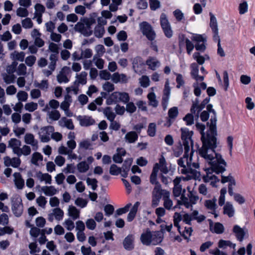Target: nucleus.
I'll return each instance as SVG.
<instances>
[{"mask_svg":"<svg viewBox=\"0 0 255 255\" xmlns=\"http://www.w3.org/2000/svg\"><path fill=\"white\" fill-rule=\"evenodd\" d=\"M216 121L215 117L210 119L209 129L206 133L204 132L205 129L204 125L197 123L196 127L202 135V145L198 150L199 155L211 165L214 171L219 173L226 170L227 163L222 155L215 151L217 146Z\"/></svg>","mask_w":255,"mask_h":255,"instance_id":"1","label":"nucleus"},{"mask_svg":"<svg viewBox=\"0 0 255 255\" xmlns=\"http://www.w3.org/2000/svg\"><path fill=\"white\" fill-rule=\"evenodd\" d=\"M193 150L187 152L184 150L183 156L177 160L179 165L178 170L181 173L183 174L191 173L196 175V169L199 167V165L197 162V159L193 158Z\"/></svg>","mask_w":255,"mask_h":255,"instance_id":"2","label":"nucleus"},{"mask_svg":"<svg viewBox=\"0 0 255 255\" xmlns=\"http://www.w3.org/2000/svg\"><path fill=\"white\" fill-rule=\"evenodd\" d=\"M159 171V165L156 163L154 164L150 176V182L155 185L152 193L151 206L157 207L159 203V185L158 183L157 176Z\"/></svg>","mask_w":255,"mask_h":255,"instance_id":"3","label":"nucleus"},{"mask_svg":"<svg viewBox=\"0 0 255 255\" xmlns=\"http://www.w3.org/2000/svg\"><path fill=\"white\" fill-rule=\"evenodd\" d=\"M159 240V233L158 231L151 232L147 229L143 232L140 236L141 243L146 246H155L158 244Z\"/></svg>","mask_w":255,"mask_h":255,"instance_id":"4","label":"nucleus"},{"mask_svg":"<svg viewBox=\"0 0 255 255\" xmlns=\"http://www.w3.org/2000/svg\"><path fill=\"white\" fill-rule=\"evenodd\" d=\"M130 97L128 93L115 92L111 94L109 99L107 103L108 105H111L113 102L115 103L122 102L126 104L129 101Z\"/></svg>","mask_w":255,"mask_h":255,"instance_id":"5","label":"nucleus"},{"mask_svg":"<svg viewBox=\"0 0 255 255\" xmlns=\"http://www.w3.org/2000/svg\"><path fill=\"white\" fill-rule=\"evenodd\" d=\"M181 138L183 140V145L186 151L193 150V142L191 139L192 131H189L186 128H181Z\"/></svg>","mask_w":255,"mask_h":255,"instance_id":"6","label":"nucleus"},{"mask_svg":"<svg viewBox=\"0 0 255 255\" xmlns=\"http://www.w3.org/2000/svg\"><path fill=\"white\" fill-rule=\"evenodd\" d=\"M54 128L47 126L41 128L38 132L39 138L42 142H48L50 140L51 134L54 131Z\"/></svg>","mask_w":255,"mask_h":255,"instance_id":"7","label":"nucleus"},{"mask_svg":"<svg viewBox=\"0 0 255 255\" xmlns=\"http://www.w3.org/2000/svg\"><path fill=\"white\" fill-rule=\"evenodd\" d=\"M139 26L142 34L145 35L148 40L152 41L154 39L156 34L148 23L143 22L140 24Z\"/></svg>","mask_w":255,"mask_h":255,"instance_id":"8","label":"nucleus"},{"mask_svg":"<svg viewBox=\"0 0 255 255\" xmlns=\"http://www.w3.org/2000/svg\"><path fill=\"white\" fill-rule=\"evenodd\" d=\"M12 211L16 217L20 216L23 211L22 200L19 197H15L12 200Z\"/></svg>","mask_w":255,"mask_h":255,"instance_id":"9","label":"nucleus"},{"mask_svg":"<svg viewBox=\"0 0 255 255\" xmlns=\"http://www.w3.org/2000/svg\"><path fill=\"white\" fill-rule=\"evenodd\" d=\"M160 25L165 35L168 38L171 37L173 34V31L167 17L163 13L160 16Z\"/></svg>","mask_w":255,"mask_h":255,"instance_id":"10","label":"nucleus"},{"mask_svg":"<svg viewBox=\"0 0 255 255\" xmlns=\"http://www.w3.org/2000/svg\"><path fill=\"white\" fill-rule=\"evenodd\" d=\"M94 160V158L90 156L87 158L86 160L79 162L76 166L78 171L80 173L87 172L90 168V165L93 163Z\"/></svg>","mask_w":255,"mask_h":255,"instance_id":"11","label":"nucleus"},{"mask_svg":"<svg viewBox=\"0 0 255 255\" xmlns=\"http://www.w3.org/2000/svg\"><path fill=\"white\" fill-rule=\"evenodd\" d=\"M45 11V8L40 3H36L34 5V13L33 19H36L38 24L42 22V15Z\"/></svg>","mask_w":255,"mask_h":255,"instance_id":"12","label":"nucleus"},{"mask_svg":"<svg viewBox=\"0 0 255 255\" xmlns=\"http://www.w3.org/2000/svg\"><path fill=\"white\" fill-rule=\"evenodd\" d=\"M64 212L60 208H55L52 209V212L48 214V220L52 222L54 219L58 221L62 220L64 217Z\"/></svg>","mask_w":255,"mask_h":255,"instance_id":"13","label":"nucleus"},{"mask_svg":"<svg viewBox=\"0 0 255 255\" xmlns=\"http://www.w3.org/2000/svg\"><path fill=\"white\" fill-rule=\"evenodd\" d=\"M71 103V97L69 95H67L65 96L64 100L59 105L60 108L64 111L65 115L68 117L73 116V113L69 110Z\"/></svg>","mask_w":255,"mask_h":255,"instance_id":"14","label":"nucleus"},{"mask_svg":"<svg viewBox=\"0 0 255 255\" xmlns=\"http://www.w3.org/2000/svg\"><path fill=\"white\" fill-rule=\"evenodd\" d=\"M170 91L171 89L169 86V81L168 79H167L163 89V95L162 98V107L164 110H165L167 107Z\"/></svg>","mask_w":255,"mask_h":255,"instance_id":"15","label":"nucleus"},{"mask_svg":"<svg viewBox=\"0 0 255 255\" xmlns=\"http://www.w3.org/2000/svg\"><path fill=\"white\" fill-rule=\"evenodd\" d=\"M24 141L26 144L30 145L32 149L37 150L38 148V141L35 138L34 135L31 133H27L24 137Z\"/></svg>","mask_w":255,"mask_h":255,"instance_id":"16","label":"nucleus"},{"mask_svg":"<svg viewBox=\"0 0 255 255\" xmlns=\"http://www.w3.org/2000/svg\"><path fill=\"white\" fill-rule=\"evenodd\" d=\"M210 101L209 98H206L204 99L200 105H199V101L197 99L193 102L192 107L191 108V112L192 113H195L196 110H197L196 116L199 117V112L205 108V105L207 104Z\"/></svg>","mask_w":255,"mask_h":255,"instance_id":"17","label":"nucleus"},{"mask_svg":"<svg viewBox=\"0 0 255 255\" xmlns=\"http://www.w3.org/2000/svg\"><path fill=\"white\" fill-rule=\"evenodd\" d=\"M216 201V198L214 197L212 199L206 200L204 203L205 206L210 211V212L214 215L215 218L218 216V212L216 211L217 208Z\"/></svg>","mask_w":255,"mask_h":255,"instance_id":"18","label":"nucleus"},{"mask_svg":"<svg viewBox=\"0 0 255 255\" xmlns=\"http://www.w3.org/2000/svg\"><path fill=\"white\" fill-rule=\"evenodd\" d=\"M58 152L59 154L61 155H68V159H77L78 158L79 159H81V157H78L77 155L73 152V151H69L68 150V148L67 147L65 146L64 145H61L58 148Z\"/></svg>","mask_w":255,"mask_h":255,"instance_id":"19","label":"nucleus"},{"mask_svg":"<svg viewBox=\"0 0 255 255\" xmlns=\"http://www.w3.org/2000/svg\"><path fill=\"white\" fill-rule=\"evenodd\" d=\"M181 180V178L180 177H176L173 180L174 188L173 189V193L175 197H179L185 192V189L182 190V186L180 184Z\"/></svg>","mask_w":255,"mask_h":255,"instance_id":"20","label":"nucleus"},{"mask_svg":"<svg viewBox=\"0 0 255 255\" xmlns=\"http://www.w3.org/2000/svg\"><path fill=\"white\" fill-rule=\"evenodd\" d=\"M3 163L5 166L16 168L20 165L21 160L18 157L10 158L7 156L3 158Z\"/></svg>","mask_w":255,"mask_h":255,"instance_id":"21","label":"nucleus"},{"mask_svg":"<svg viewBox=\"0 0 255 255\" xmlns=\"http://www.w3.org/2000/svg\"><path fill=\"white\" fill-rule=\"evenodd\" d=\"M42 111L46 112L47 116L52 121H58L61 117L59 111L57 110V109L50 110L48 106H45Z\"/></svg>","mask_w":255,"mask_h":255,"instance_id":"22","label":"nucleus"},{"mask_svg":"<svg viewBox=\"0 0 255 255\" xmlns=\"http://www.w3.org/2000/svg\"><path fill=\"white\" fill-rule=\"evenodd\" d=\"M128 80L127 76L123 73L115 72L112 75V81L115 83H126Z\"/></svg>","mask_w":255,"mask_h":255,"instance_id":"23","label":"nucleus"},{"mask_svg":"<svg viewBox=\"0 0 255 255\" xmlns=\"http://www.w3.org/2000/svg\"><path fill=\"white\" fill-rule=\"evenodd\" d=\"M80 125L83 127H88L93 125L95 123V121L91 117L79 116L77 117Z\"/></svg>","mask_w":255,"mask_h":255,"instance_id":"24","label":"nucleus"},{"mask_svg":"<svg viewBox=\"0 0 255 255\" xmlns=\"http://www.w3.org/2000/svg\"><path fill=\"white\" fill-rule=\"evenodd\" d=\"M21 145L20 140L15 138H11L8 142V146L11 148L12 152L17 154Z\"/></svg>","mask_w":255,"mask_h":255,"instance_id":"25","label":"nucleus"},{"mask_svg":"<svg viewBox=\"0 0 255 255\" xmlns=\"http://www.w3.org/2000/svg\"><path fill=\"white\" fill-rule=\"evenodd\" d=\"M69 70V68L64 67L59 74L57 75V80L59 83H66L69 81V79L66 75L65 73Z\"/></svg>","mask_w":255,"mask_h":255,"instance_id":"26","label":"nucleus"},{"mask_svg":"<svg viewBox=\"0 0 255 255\" xmlns=\"http://www.w3.org/2000/svg\"><path fill=\"white\" fill-rule=\"evenodd\" d=\"M35 177L40 182H44L45 184H50L52 182V177L48 173H43L38 171L36 173Z\"/></svg>","mask_w":255,"mask_h":255,"instance_id":"27","label":"nucleus"},{"mask_svg":"<svg viewBox=\"0 0 255 255\" xmlns=\"http://www.w3.org/2000/svg\"><path fill=\"white\" fill-rule=\"evenodd\" d=\"M13 181L15 186L18 189H22L24 186V180L20 173L15 172L13 174Z\"/></svg>","mask_w":255,"mask_h":255,"instance_id":"28","label":"nucleus"},{"mask_svg":"<svg viewBox=\"0 0 255 255\" xmlns=\"http://www.w3.org/2000/svg\"><path fill=\"white\" fill-rule=\"evenodd\" d=\"M88 73L85 71H82L79 74H77L75 76L76 80L75 82L76 84L84 85L87 83Z\"/></svg>","mask_w":255,"mask_h":255,"instance_id":"29","label":"nucleus"},{"mask_svg":"<svg viewBox=\"0 0 255 255\" xmlns=\"http://www.w3.org/2000/svg\"><path fill=\"white\" fill-rule=\"evenodd\" d=\"M191 75L192 77L196 80V82H202L204 80V77L198 75V66L196 63H192L191 65Z\"/></svg>","mask_w":255,"mask_h":255,"instance_id":"30","label":"nucleus"},{"mask_svg":"<svg viewBox=\"0 0 255 255\" xmlns=\"http://www.w3.org/2000/svg\"><path fill=\"white\" fill-rule=\"evenodd\" d=\"M60 127L66 128H67L72 130L74 128V126L71 119H67L66 117L62 118L58 122Z\"/></svg>","mask_w":255,"mask_h":255,"instance_id":"31","label":"nucleus"},{"mask_svg":"<svg viewBox=\"0 0 255 255\" xmlns=\"http://www.w3.org/2000/svg\"><path fill=\"white\" fill-rule=\"evenodd\" d=\"M223 213L225 215H227L230 218L234 216L235 209L231 203L229 202H226L223 207Z\"/></svg>","mask_w":255,"mask_h":255,"instance_id":"32","label":"nucleus"},{"mask_svg":"<svg viewBox=\"0 0 255 255\" xmlns=\"http://www.w3.org/2000/svg\"><path fill=\"white\" fill-rule=\"evenodd\" d=\"M41 190L44 195L47 196H53L58 192V190L53 186H43L41 188Z\"/></svg>","mask_w":255,"mask_h":255,"instance_id":"33","label":"nucleus"},{"mask_svg":"<svg viewBox=\"0 0 255 255\" xmlns=\"http://www.w3.org/2000/svg\"><path fill=\"white\" fill-rule=\"evenodd\" d=\"M233 231L237 240L240 242L243 241L246 234L244 230L239 226L235 225L233 228Z\"/></svg>","mask_w":255,"mask_h":255,"instance_id":"34","label":"nucleus"},{"mask_svg":"<svg viewBox=\"0 0 255 255\" xmlns=\"http://www.w3.org/2000/svg\"><path fill=\"white\" fill-rule=\"evenodd\" d=\"M43 161L42 155L38 152H34L31 156V162L35 166H39Z\"/></svg>","mask_w":255,"mask_h":255,"instance_id":"35","label":"nucleus"},{"mask_svg":"<svg viewBox=\"0 0 255 255\" xmlns=\"http://www.w3.org/2000/svg\"><path fill=\"white\" fill-rule=\"evenodd\" d=\"M80 210L75 206L70 205L68 209V215L74 220L78 219L80 217Z\"/></svg>","mask_w":255,"mask_h":255,"instance_id":"36","label":"nucleus"},{"mask_svg":"<svg viewBox=\"0 0 255 255\" xmlns=\"http://www.w3.org/2000/svg\"><path fill=\"white\" fill-rule=\"evenodd\" d=\"M138 138V134L135 131H131L126 133L125 139L128 143H134Z\"/></svg>","mask_w":255,"mask_h":255,"instance_id":"37","label":"nucleus"},{"mask_svg":"<svg viewBox=\"0 0 255 255\" xmlns=\"http://www.w3.org/2000/svg\"><path fill=\"white\" fill-rule=\"evenodd\" d=\"M139 205L140 203L139 202H136L132 207L131 209H130L129 213L127 216L128 221L131 222L134 219L136 214Z\"/></svg>","mask_w":255,"mask_h":255,"instance_id":"38","label":"nucleus"},{"mask_svg":"<svg viewBox=\"0 0 255 255\" xmlns=\"http://www.w3.org/2000/svg\"><path fill=\"white\" fill-rule=\"evenodd\" d=\"M134 237L132 235L128 236L124 240L123 244L126 250H130L133 248Z\"/></svg>","mask_w":255,"mask_h":255,"instance_id":"39","label":"nucleus"},{"mask_svg":"<svg viewBox=\"0 0 255 255\" xmlns=\"http://www.w3.org/2000/svg\"><path fill=\"white\" fill-rule=\"evenodd\" d=\"M25 57V53L23 52L14 51L10 54V58L13 61H23Z\"/></svg>","mask_w":255,"mask_h":255,"instance_id":"40","label":"nucleus"},{"mask_svg":"<svg viewBox=\"0 0 255 255\" xmlns=\"http://www.w3.org/2000/svg\"><path fill=\"white\" fill-rule=\"evenodd\" d=\"M103 114L109 121L115 120L116 114L114 113L111 107H107L103 111Z\"/></svg>","mask_w":255,"mask_h":255,"instance_id":"41","label":"nucleus"},{"mask_svg":"<svg viewBox=\"0 0 255 255\" xmlns=\"http://www.w3.org/2000/svg\"><path fill=\"white\" fill-rule=\"evenodd\" d=\"M93 61L94 62L95 66L99 69H103L104 67L105 61L101 58V57L94 56L93 58Z\"/></svg>","mask_w":255,"mask_h":255,"instance_id":"42","label":"nucleus"},{"mask_svg":"<svg viewBox=\"0 0 255 255\" xmlns=\"http://www.w3.org/2000/svg\"><path fill=\"white\" fill-rule=\"evenodd\" d=\"M170 166L167 164L164 157L160 158V172L164 174H167L170 171Z\"/></svg>","mask_w":255,"mask_h":255,"instance_id":"43","label":"nucleus"},{"mask_svg":"<svg viewBox=\"0 0 255 255\" xmlns=\"http://www.w3.org/2000/svg\"><path fill=\"white\" fill-rule=\"evenodd\" d=\"M31 151V148L28 145H24L21 148L20 147L16 155L18 156H20L22 155L27 156L30 154Z\"/></svg>","mask_w":255,"mask_h":255,"instance_id":"44","label":"nucleus"},{"mask_svg":"<svg viewBox=\"0 0 255 255\" xmlns=\"http://www.w3.org/2000/svg\"><path fill=\"white\" fill-rule=\"evenodd\" d=\"M203 180L206 182H210L213 186H215V183L219 181L216 176L211 174H207L206 176H204Z\"/></svg>","mask_w":255,"mask_h":255,"instance_id":"45","label":"nucleus"},{"mask_svg":"<svg viewBox=\"0 0 255 255\" xmlns=\"http://www.w3.org/2000/svg\"><path fill=\"white\" fill-rule=\"evenodd\" d=\"M177 203L178 205H184L187 208H189L192 207L190 203L189 198L188 199V197H186L184 194L181 195L180 200H178Z\"/></svg>","mask_w":255,"mask_h":255,"instance_id":"46","label":"nucleus"},{"mask_svg":"<svg viewBox=\"0 0 255 255\" xmlns=\"http://www.w3.org/2000/svg\"><path fill=\"white\" fill-rule=\"evenodd\" d=\"M105 33V29L104 26L100 25H97L94 30V34L95 36L98 38H101L103 37Z\"/></svg>","mask_w":255,"mask_h":255,"instance_id":"47","label":"nucleus"},{"mask_svg":"<svg viewBox=\"0 0 255 255\" xmlns=\"http://www.w3.org/2000/svg\"><path fill=\"white\" fill-rule=\"evenodd\" d=\"M38 108V104L33 102L26 103L24 105V109L29 112H33Z\"/></svg>","mask_w":255,"mask_h":255,"instance_id":"48","label":"nucleus"},{"mask_svg":"<svg viewBox=\"0 0 255 255\" xmlns=\"http://www.w3.org/2000/svg\"><path fill=\"white\" fill-rule=\"evenodd\" d=\"M58 54H51L49 56V60L50 62L48 65V68H51L52 70L55 69L56 62L58 60Z\"/></svg>","mask_w":255,"mask_h":255,"instance_id":"49","label":"nucleus"},{"mask_svg":"<svg viewBox=\"0 0 255 255\" xmlns=\"http://www.w3.org/2000/svg\"><path fill=\"white\" fill-rule=\"evenodd\" d=\"M210 229L217 234H221L224 232V228L222 224L216 223L214 226H210Z\"/></svg>","mask_w":255,"mask_h":255,"instance_id":"50","label":"nucleus"},{"mask_svg":"<svg viewBox=\"0 0 255 255\" xmlns=\"http://www.w3.org/2000/svg\"><path fill=\"white\" fill-rule=\"evenodd\" d=\"M218 247L220 248H226L227 247H230L235 249L236 247V244H233L230 241L220 240L218 243Z\"/></svg>","mask_w":255,"mask_h":255,"instance_id":"51","label":"nucleus"},{"mask_svg":"<svg viewBox=\"0 0 255 255\" xmlns=\"http://www.w3.org/2000/svg\"><path fill=\"white\" fill-rule=\"evenodd\" d=\"M93 56L92 50L90 48L82 49L81 51V57L82 59H89Z\"/></svg>","mask_w":255,"mask_h":255,"instance_id":"52","label":"nucleus"},{"mask_svg":"<svg viewBox=\"0 0 255 255\" xmlns=\"http://www.w3.org/2000/svg\"><path fill=\"white\" fill-rule=\"evenodd\" d=\"M210 26L213 32L217 33V31H218V28L216 18L215 16L211 13H210Z\"/></svg>","mask_w":255,"mask_h":255,"instance_id":"53","label":"nucleus"},{"mask_svg":"<svg viewBox=\"0 0 255 255\" xmlns=\"http://www.w3.org/2000/svg\"><path fill=\"white\" fill-rule=\"evenodd\" d=\"M2 76L3 81L7 84L12 83L14 81L15 77L13 74L4 73Z\"/></svg>","mask_w":255,"mask_h":255,"instance_id":"54","label":"nucleus"},{"mask_svg":"<svg viewBox=\"0 0 255 255\" xmlns=\"http://www.w3.org/2000/svg\"><path fill=\"white\" fill-rule=\"evenodd\" d=\"M227 193L226 188H223L220 191V194L218 199V204L220 206H222L225 202V195Z\"/></svg>","mask_w":255,"mask_h":255,"instance_id":"55","label":"nucleus"},{"mask_svg":"<svg viewBox=\"0 0 255 255\" xmlns=\"http://www.w3.org/2000/svg\"><path fill=\"white\" fill-rule=\"evenodd\" d=\"M28 94L24 91H19L16 94L18 102H26L28 99Z\"/></svg>","mask_w":255,"mask_h":255,"instance_id":"56","label":"nucleus"},{"mask_svg":"<svg viewBox=\"0 0 255 255\" xmlns=\"http://www.w3.org/2000/svg\"><path fill=\"white\" fill-rule=\"evenodd\" d=\"M146 63L151 69L154 70L158 66V61L156 58H150L147 61Z\"/></svg>","mask_w":255,"mask_h":255,"instance_id":"57","label":"nucleus"},{"mask_svg":"<svg viewBox=\"0 0 255 255\" xmlns=\"http://www.w3.org/2000/svg\"><path fill=\"white\" fill-rule=\"evenodd\" d=\"M122 172V168L115 164H112L110 167L109 172L112 175H118Z\"/></svg>","mask_w":255,"mask_h":255,"instance_id":"58","label":"nucleus"},{"mask_svg":"<svg viewBox=\"0 0 255 255\" xmlns=\"http://www.w3.org/2000/svg\"><path fill=\"white\" fill-rule=\"evenodd\" d=\"M36 202L38 205L42 209H44L46 207L47 204V200L46 198L43 196H40L36 199Z\"/></svg>","mask_w":255,"mask_h":255,"instance_id":"59","label":"nucleus"},{"mask_svg":"<svg viewBox=\"0 0 255 255\" xmlns=\"http://www.w3.org/2000/svg\"><path fill=\"white\" fill-rule=\"evenodd\" d=\"M79 86L78 84H76L74 82L73 85L66 88V91L68 94L73 92L75 95H77L79 91Z\"/></svg>","mask_w":255,"mask_h":255,"instance_id":"60","label":"nucleus"},{"mask_svg":"<svg viewBox=\"0 0 255 255\" xmlns=\"http://www.w3.org/2000/svg\"><path fill=\"white\" fill-rule=\"evenodd\" d=\"M63 225L69 231L73 230L75 227L74 222L70 219H66L63 222Z\"/></svg>","mask_w":255,"mask_h":255,"instance_id":"61","label":"nucleus"},{"mask_svg":"<svg viewBox=\"0 0 255 255\" xmlns=\"http://www.w3.org/2000/svg\"><path fill=\"white\" fill-rule=\"evenodd\" d=\"M149 104L153 107H157L158 101L156 100L155 95L153 93H150L147 95Z\"/></svg>","mask_w":255,"mask_h":255,"instance_id":"62","label":"nucleus"},{"mask_svg":"<svg viewBox=\"0 0 255 255\" xmlns=\"http://www.w3.org/2000/svg\"><path fill=\"white\" fill-rule=\"evenodd\" d=\"M96 54L94 56L101 57L105 53V48L103 45L99 44L95 47Z\"/></svg>","mask_w":255,"mask_h":255,"instance_id":"63","label":"nucleus"},{"mask_svg":"<svg viewBox=\"0 0 255 255\" xmlns=\"http://www.w3.org/2000/svg\"><path fill=\"white\" fill-rule=\"evenodd\" d=\"M21 24L23 28L26 29L31 28L33 27V22L30 18H26L21 21Z\"/></svg>","mask_w":255,"mask_h":255,"instance_id":"64","label":"nucleus"}]
</instances>
